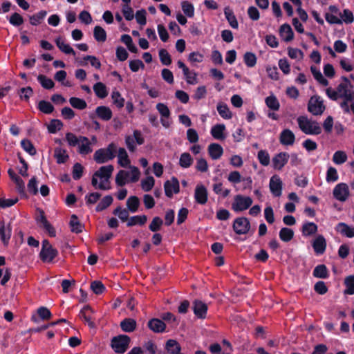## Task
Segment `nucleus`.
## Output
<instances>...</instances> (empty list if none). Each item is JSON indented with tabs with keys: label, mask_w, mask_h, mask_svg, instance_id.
Instances as JSON below:
<instances>
[{
	"label": "nucleus",
	"mask_w": 354,
	"mask_h": 354,
	"mask_svg": "<svg viewBox=\"0 0 354 354\" xmlns=\"http://www.w3.org/2000/svg\"><path fill=\"white\" fill-rule=\"evenodd\" d=\"M327 96L332 100L336 101L339 98H342L343 101L339 104V106L344 113H350L349 102L354 101V91L348 92L345 90L343 84H339L336 90L329 87L326 90Z\"/></svg>",
	"instance_id": "nucleus-1"
},
{
	"label": "nucleus",
	"mask_w": 354,
	"mask_h": 354,
	"mask_svg": "<svg viewBox=\"0 0 354 354\" xmlns=\"http://www.w3.org/2000/svg\"><path fill=\"white\" fill-rule=\"evenodd\" d=\"M297 121L300 130L306 135H319L322 133V128L316 120L301 115L297 118Z\"/></svg>",
	"instance_id": "nucleus-2"
},
{
	"label": "nucleus",
	"mask_w": 354,
	"mask_h": 354,
	"mask_svg": "<svg viewBox=\"0 0 354 354\" xmlns=\"http://www.w3.org/2000/svg\"><path fill=\"white\" fill-rule=\"evenodd\" d=\"M117 153V146L115 143H110L106 148L99 149L93 155L94 160L98 164H102L113 160Z\"/></svg>",
	"instance_id": "nucleus-3"
},
{
	"label": "nucleus",
	"mask_w": 354,
	"mask_h": 354,
	"mask_svg": "<svg viewBox=\"0 0 354 354\" xmlns=\"http://www.w3.org/2000/svg\"><path fill=\"white\" fill-rule=\"evenodd\" d=\"M339 17L340 18L329 12H326L324 15L325 19L329 24L341 25L343 22L348 24L353 23L354 21L353 13L348 9H344L343 13H341Z\"/></svg>",
	"instance_id": "nucleus-4"
},
{
	"label": "nucleus",
	"mask_w": 354,
	"mask_h": 354,
	"mask_svg": "<svg viewBox=\"0 0 354 354\" xmlns=\"http://www.w3.org/2000/svg\"><path fill=\"white\" fill-rule=\"evenodd\" d=\"M131 342V338L127 335H119L113 337L111 341V346L116 353H124Z\"/></svg>",
	"instance_id": "nucleus-5"
},
{
	"label": "nucleus",
	"mask_w": 354,
	"mask_h": 354,
	"mask_svg": "<svg viewBox=\"0 0 354 354\" xmlns=\"http://www.w3.org/2000/svg\"><path fill=\"white\" fill-rule=\"evenodd\" d=\"M41 245V250L39 254L40 259L44 263L53 262L54 259L58 255V250L54 248L47 239L43 240Z\"/></svg>",
	"instance_id": "nucleus-6"
},
{
	"label": "nucleus",
	"mask_w": 354,
	"mask_h": 354,
	"mask_svg": "<svg viewBox=\"0 0 354 354\" xmlns=\"http://www.w3.org/2000/svg\"><path fill=\"white\" fill-rule=\"evenodd\" d=\"M233 230L238 235L246 234L251 228L249 219L246 217L236 218L232 225Z\"/></svg>",
	"instance_id": "nucleus-7"
},
{
	"label": "nucleus",
	"mask_w": 354,
	"mask_h": 354,
	"mask_svg": "<svg viewBox=\"0 0 354 354\" xmlns=\"http://www.w3.org/2000/svg\"><path fill=\"white\" fill-rule=\"evenodd\" d=\"M325 106L323 100L317 95H314L310 97L308 103V111L314 115H322L325 111Z\"/></svg>",
	"instance_id": "nucleus-8"
},
{
	"label": "nucleus",
	"mask_w": 354,
	"mask_h": 354,
	"mask_svg": "<svg viewBox=\"0 0 354 354\" xmlns=\"http://www.w3.org/2000/svg\"><path fill=\"white\" fill-rule=\"evenodd\" d=\"M252 204V199L250 196L236 195L234 197L232 207L234 212H242L248 209Z\"/></svg>",
	"instance_id": "nucleus-9"
},
{
	"label": "nucleus",
	"mask_w": 354,
	"mask_h": 354,
	"mask_svg": "<svg viewBox=\"0 0 354 354\" xmlns=\"http://www.w3.org/2000/svg\"><path fill=\"white\" fill-rule=\"evenodd\" d=\"M39 215L36 217V221L44 230H46L50 237L56 236V231L53 225L47 220L45 213L42 209H38Z\"/></svg>",
	"instance_id": "nucleus-10"
},
{
	"label": "nucleus",
	"mask_w": 354,
	"mask_h": 354,
	"mask_svg": "<svg viewBox=\"0 0 354 354\" xmlns=\"http://www.w3.org/2000/svg\"><path fill=\"white\" fill-rule=\"evenodd\" d=\"M165 195L168 198H171L174 194H178L180 192V185L178 178L173 176L171 180H166L164 183Z\"/></svg>",
	"instance_id": "nucleus-11"
},
{
	"label": "nucleus",
	"mask_w": 354,
	"mask_h": 354,
	"mask_svg": "<svg viewBox=\"0 0 354 354\" xmlns=\"http://www.w3.org/2000/svg\"><path fill=\"white\" fill-rule=\"evenodd\" d=\"M333 194L335 199L344 202L349 196L348 187L346 183H339L334 187Z\"/></svg>",
	"instance_id": "nucleus-12"
},
{
	"label": "nucleus",
	"mask_w": 354,
	"mask_h": 354,
	"mask_svg": "<svg viewBox=\"0 0 354 354\" xmlns=\"http://www.w3.org/2000/svg\"><path fill=\"white\" fill-rule=\"evenodd\" d=\"M290 158L287 152H280L277 153L272 159V167L276 170H281L288 163Z\"/></svg>",
	"instance_id": "nucleus-13"
},
{
	"label": "nucleus",
	"mask_w": 354,
	"mask_h": 354,
	"mask_svg": "<svg viewBox=\"0 0 354 354\" xmlns=\"http://www.w3.org/2000/svg\"><path fill=\"white\" fill-rule=\"evenodd\" d=\"M156 108L161 115L160 122L162 125L165 128H169L170 122L168 119L171 115V112L168 106L165 104L160 102L156 104Z\"/></svg>",
	"instance_id": "nucleus-14"
},
{
	"label": "nucleus",
	"mask_w": 354,
	"mask_h": 354,
	"mask_svg": "<svg viewBox=\"0 0 354 354\" xmlns=\"http://www.w3.org/2000/svg\"><path fill=\"white\" fill-rule=\"evenodd\" d=\"M194 199L200 205H205L208 200V192L207 188L202 184L196 185L194 192Z\"/></svg>",
	"instance_id": "nucleus-15"
},
{
	"label": "nucleus",
	"mask_w": 354,
	"mask_h": 354,
	"mask_svg": "<svg viewBox=\"0 0 354 354\" xmlns=\"http://www.w3.org/2000/svg\"><path fill=\"white\" fill-rule=\"evenodd\" d=\"M282 185V181L279 176L274 175L270 178L269 187L271 193L275 197H279L281 195Z\"/></svg>",
	"instance_id": "nucleus-16"
},
{
	"label": "nucleus",
	"mask_w": 354,
	"mask_h": 354,
	"mask_svg": "<svg viewBox=\"0 0 354 354\" xmlns=\"http://www.w3.org/2000/svg\"><path fill=\"white\" fill-rule=\"evenodd\" d=\"M208 310L207 305L201 300H195L193 303V311L199 319H205Z\"/></svg>",
	"instance_id": "nucleus-17"
},
{
	"label": "nucleus",
	"mask_w": 354,
	"mask_h": 354,
	"mask_svg": "<svg viewBox=\"0 0 354 354\" xmlns=\"http://www.w3.org/2000/svg\"><path fill=\"white\" fill-rule=\"evenodd\" d=\"M279 142L282 145L291 146L295 142V136L290 129H285L280 133Z\"/></svg>",
	"instance_id": "nucleus-18"
},
{
	"label": "nucleus",
	"mask_w": 354,
	"mask_h": 354,
	"mask_svg": "<svg viewBox=\"0 0 354 354\" xmlns=\"http://www.w3.org/2000/svg\"><path fill=\"white\" fill-rule=\"evenodd\" d=\"M148 328L156 333H162L165 331L166 324L165 322L158 318H152L147 323Z\"/></svg>",
	"instance_id": "nucleus-19"
},
{
	"label": "nucleus",
	"mask_w": 354,
	"mask_h": 354,
	"mask_svg": "<svg viewBox=\"0 0 354 354\" xmlns=\"http://www.w3.org/2000/svg\"><path fill=\"white\" fill-rule=\"evenodd\" d=\"M12 227L9 223L6 227L3 220L0 221V239L4 245H8L11 237Z\"/></svg>",
	"instance_id": "nucleus-20"
},
{
	"label": "nucleus",
	"mask_w": 354,
	"mask_h": 354,
	"mask_svg": "<svg viewBox=\"0 0 354 354\" xmlns=\"http://www.w3.org/2000/svg\"><path fill=\"white\" fill-rule=\"evenodd\" d=\"M312 246L317 254H322L326 248V241L323 235H318L313 241Z\"/></svg>",
	"instance_id": "nucleus-21"
},
{
	"label": "nucleus",
	"mask_w": 354,
	"mask_h": 354,
	"mask_svg": "<svg viewBox=\"0 0 354 354\" xmlns=\"http://www.w3.org/2000/svg\"><path fill=\"white\" fill-rule=\"evenodd\" d=\"M208 153L212 160L219 159L223 153V149L222 146L218 143H212L208 146Z\"/></svg>",
	"instance_id": "nucleus-22"
},
{
	"label": "nucleus",
	"mask_w": 354,
	"mask_h": 354,
	"mask_svg": "<svg viewBox=\"0 0 354 354\" xmlns=\"http://www.w3.org/2000/svg\"><path fill=\"white\" fill-rule=\"evenodd\" d=\"M335 230L340 233L342 235L348 237L353 238L354 237V227L349 226L345 223L341 222L339 223L336 227Z\"/></svg>",
	"instance_id": "nucleus-23"
},
{
	"label": "nucleus",
	"mask_w": 354,
	"mask_h": 354,
	"mask_svg": "<svg viewBox=\"0 0 354 354\" xmlns=\"http://www.w3.org/2000/svg\"><path fill=\"white\" fill-rule=\"evenodd\" d=\"M114 167L112 165L102 166L95 172V176L100 178H104V181L109 183V179L111 176Z\"/></svg>",
	"instance_id": "nucleus-24"
},
{
	"label": "nucleus",
	"mask_w": 354,
	"mask_h": 354,
	"mask_svg": "<svg viewBox=\"0 0 354 354\" xmlns=\"http://www.w3.org/2000/svg\"><path fill=\"white\" fill-rule=\"evenodd\" d=\"M95 113L99 118L104 121L111 120L113 116L112 111L106 106H97L95 109Z\"/></svg>",
	"instance_id": "nucleus-25"
},
{
	"label": "nucleus",
	"mask_w": 354,
	"mask_h": 354,
	"mask_svg": "<svg viewBox=\"0 0 354 354\" xmlns=\"http://www.w3.org/2000/svg\"><path fill=\"white\" fill-rule=\"evenodd\" d=\"M225 125L223 124H217L212 127L210 133L212 137L216 140H223L225 138L224 131Z\"/></svg>",
	"instance_id": "nucleus-26"
},
{
	"label": "nucleus",
	"mask_w": 354,
	"mask_h": 354,
	"mask_svg": "<svg viewBox=\"0 0 354 354\" xmlns=\"http://www.w3.org/2000/svg\"><path fill=\"white\" fill-rule=\"evenodd\" d=\"M120 328L122 331L131 333L136 328V321L133 318H125L120 322Z\"/></svg>",
	"instance_id": "nucleus-27"
},
{
	"label": "nucleus",
	"mask_w": 354,
	"mask_h": 354,
	"mask_svg": "<svg viewBox=\"0 0 354 354\" xmlns=\"http://www.w3.org/2000/svg\"><path fill=\"white\" fill-rule=\"evenodd\" d=\"M80 145H79L78 152L82 155H87L92 152L91 142L86 136H80Z\"/></svg>",
	"instance_id": "nucleus-28"
},
{
	"label": "nucleus",
	"mask_w": 354,
	"mask_h": 354,
	"mask_svg": "<svg viewBox=\"0 0 354 354\" xmlns=\"http://www.w3.org/2000/svg\"><path fill=\"white\" fill-rule=\"evenodd\" d=\"M318 227L313 222H306L301 227V232L304 236H310L315 234L317 232Z\"/></svg>",
	"instance_id": "nucleus-29"
},
{
	"label": "nucleus",
	"mask_w": 354,
	"mask_h": 354,
	"mask_svg": "<svg viewBox=\"0 0 354 354\" xmlns=\"http://www.w3.org/2000/svg\"><path fill=\"white\" fill-rule=\"evenodd\" d=\"M279 32L283 40L286 42L290 41L294 38V32L291 26L288 24H284L281 26Z\"/></svg>",
	"instance_id": "nucleus-30"
},
{
	"label": "nucleus",
	"mask_w": 354,
	"mask_h": 354,
	"mask_svg": "<svg viewBox=\"0 0 354 354\" xmlns=\"http://www.w3.org/2000/svg\"><path fill=\"white\" fill-rule=\"evenodd\" d=\"M147 221V216L145 214L136 215L131 216L127 223V227H133L135 225H144Z\"/></svg>",
	"instance_id": "nucleus-31"
},
{
	"label": "nucleus",
	"mask_w": 354,
	"mask_h": 354,
	"mask_svg": "<svg viewBox=\"0 0 354 354\" xmlns=\"http://www.w3.org/2000/svg\"><path fill=\"white\" fill-rule=\"evenodd\" d=\"M224 15L230 26L232 28L237 29L239 28V23L233 10L230 7H225L224 8Z\"/></svg>",
	"instance_id": "nucleus-32"
},
{
	"label": "nucleus",
	"mask_w": 354,
	"mask_h": 354,
	"mask_svg": "<svg viewBox=\"0 0 354 354\" xmlns=\"http://www.w3.org/2000/svg\"><path fill=\"white\" fill-rule=\"evenodd\" d=\"M54 157L56 158L57 164H64L69 158V156L68 155L66 150L59 147L55 149Z\"/></svg>",
	"instance_id": "nucleus-33"
},
{
	"label": "nucleus",
	"mask_w": 354,
	"mask_h": 354,
	"mask_svg": "<svg viewBox=\"0 0 354 354\" xmlns=\"http://www.w3.org/2000/svg\"><path fill=\"white\" fill-rule=\"evenodd\" d=\"M93 91L96 96L100 99L105 98L109 94L106 85L100 82L93 85Z\"/></svg>",
	"instance_id": "nucleus-34"
},
{
	"label": "nucleus",
	"mask_w": 354,
	"mask_h": 354,
	"mask_svg": "<svg viewBox=\"0 0 354 354\" xmlns=\"http://www.w3.org/2000/svg\"><path fill=\"white\" fill-rule=\"evenodd\" d=\"M55 43L58 48L62 52L67 55H75V51L73 50V48L69 44H65L61 37H57L55 39Z\"/></svg>",
	"instance_id": "nucleus-35"
},
{
	"label": "nucleus",
	"mask_w": 354,
	"mask_h": 354,
	"mask_svg": "<svg viewBox=\"0 0 354 354\" xmlns=\"http://www.w3.org/2000/svg\"><path fill=\"white\" fill-rule=\"evenodd\" d=\"M313 274L319 279H327L329 277L328 268L324 264L317 266L313 270Z\"/></svg>",
	"instance_id": "nucleus-36"
},
{
	"label": "nucleus",
	"mask_w": 354,
	"mask_h": 354,
	"mask_svg": "<svg viewBox=\"0 0 354 354\" xmlns=\"http://www.w3.org/2000/svg\"><path fill=\"white\" fill-rule=\"evenodd\" d=\"M216 109L221 118L225 120L231 119L232 117V112L230 111L227 104L224 102H218Z\"/></svg>",
	"instance_id": "nucleus-37"
},
{
	"label": "nucleus",
	"mask_w": 354,
	"mask_h": 354,
	"mask_svg": "<svg viewBox=\"0 0 354 354\" xmlns=\"http://www.w3.org/2000/svg\"><path fill=\"white\" fill-rule=\"evenodd\" d=\"M70 227L71 232L79 234L82 232L84 225H82L75 214H73L70 220Z\"/></svg>",
	"instance_id": "nucleus-38"
},
{
	"label": "nucleus",
	"mask_w": 354,
	"mask_h": 354,
	"mask_svg": "<svg viewBox=\"0 0 354 354\" xmlns=\"http://www.w3.org/2000/svg\"><path fill=\"white\" fill-rule=\"evenodd\" d=\"M140 200L138 196H131L127 201V209L131 213H136L138 212L140 206Z\"/></svg>",
	"instance_id": "nucleus-39"
},
{
	"label": "nucleus",
	"mask_w": 354,
	"mask_h": 354,
	"mask_svg": "<svg viewBox=\"0 0 354 354\" xmlns=\"http://www.w3.org/2000/svg\"><path fill=\"white\" fill-rule=\"evenodd\" d=\"M118 164L122 167H127L130 164V160L124 148L118 149Z\"/></svg>",
	"instance_id": "nucleus-40"
},
{
	"label": "nucleus",
	"mask_w": 354,
	"mask_h": 354,
	"mask_svg": "<svg viewBox=\"0 0 354 354\" xmlns=\"http://www.w3.org/2000/svg\"><path fill=\"white\" fill-rule=\"evenodd\" d=\"M113 198L111 195L105 196L97 204L95 211L102 212L109 207L113 203Z\"/></svg>",
	"instance_id": "nucleus-41"
},
{
	"label": "nucleus",
	"mask_w": 354,
	"mask_h": 354,
	"mask_svg": "<svg viewBox=\"0 0 354 354\" xmlns=\"http://www.w3.org/2000/svg\"><path fill=\"white\" fill-rule=\"evenodd\" d=\"M310 71L314 78L322 85L326 86L328 85V81L322 75L321 71L314 66H310Z\"/></svg>",
	"instance_id": "nucleus-42"
},
{
	"label": "nucleus",
	"mask_w": 354,
	"mask_h": 354,
	"mask_svg": "<svg viewBox=\"0 0 354 354\" xmlns=\"http://www.w3.org/2000/svg\"><path fill=\"white\" fill-rule=\"evenodd\" d=\"M280 239L283 242H289L294 237V231L288 227H282L279 233Z\"/></svg>",
	"instance_id": "nucleus-43"
},
{
	"label": "nucleus",
	"mask_w": 354,
	"mask_h": 354,
	"mask_svg": "<svg viewBox=\"0 0 354 354\" xmlns=\"http://www.w3.org/2000/svg\"><path fill=\"white\" fill-rule=\"evenodd\" d=\"M37 109L45 114H50L54 111V106L53 104L44 100L39 102Z\"/></svg>",
	"instance_id": "nucleus-44"
},
{
	"label": "nucleus",
	"mask_w": 354,
	"mask_h": 354,
	"mask_svg": "<svg viewBox=\"0 0 354 354\" xmlns=\"http://www.w3.org/2000/svg\"><path fill=\"white\" fill-rule=\"evenodd\" d=\"M93 36L98 42H104L106 39V32L103 28L96 26L93 30Z\"/></svg>",
	"instance_id": "nucleus-45"
},
{
	"label": "nucleus",
	"mask_w": 354,
	"mask_h": 354,
	"mask_svg": "<svg viewBox=\"0 0 354 354\" xmlns=\"http://www.w3.org/2000/svg\"><path fill=\"white\" fill-rule=\"evenodd\" d=\"M37 80L40 83L41 86L45 89H51L55 86L54 82L44 75H39L37 76Z\"/></svg>",
	"instance_id": "nucleus-46"
},
{
	"label": "nucleus",
	"mask_w": 354,
	"mask_h": 354,
	"mask_svg": "<svg viewBox=\"0 0 354 354\" xmlns=\"http://www.w3.org/2000/svg\"><path fill=\"white\" fill-rule=\"evenodd\" d=\"M265 102L266 106L272 111H278L279 109V102L273 95L267 97L265 100Z\"/></svg>",
	"instance_id": "nucleus-47"
},
{
	"label": "nucleus",
	"mask_w": 354,
	"mask_h": 354,
	"mask_svg": "<svg viewBox=\"0 0 354 354\" xmlns=\"http://www.w3.org/2000/svg\"><path fill=\"white\" fill-rule=\"evenodd\" d=\"M192 163L193 158L189 153L185 152L180 155L179 165L181 167L188 168L192 165Z\"/></svg>",
	"instance_id": "nucleus-48"
},
{
	"label": "nucleus",
	"mask_w": 354,
	"mask_h": 354,
	"mask_svg": "<svg viewBox=\"0 0 354 354\" xmlns=\"http://www.w3.org/2000/svg\"><path fill=\"white\" fill-rule=\"evenodd\" d=\"M69 102L73 108L79 110H83L87 106V104L84 100L76 97H71L69 99Z\"/></svg>",
	"instance_id": "nucleus-49"
},
{
	"label": "nucleus",
	"mask_w": 354,
	"mask_h": 354,
	"mask_svg": "<svg viewBox=\"0 0 354 354\" xmlns=\"http://www.w3.org/2000/svg\"><path fill=\"white\" fill-rule=\"evenodd\" d=\"M91 311V308L90 306L86 305L84 306L80 312V317L84 319V321L88 324V325L91 328H93L95 326V324L91 321V319L89 316L87 315V312Z\"/></svg>",
	"instance_id": "nucleus-50"
},
{
	"label": "nucleus",
	"mask_w": 354,
	"mask_h": 354,
	"mask_svg": "<svg viewBox=\"0 0 354 354\" xmlns=\"http://www.w3.org/2000/svg\"><path fill=\"white\" fill-rule=\"evenodd\" d=\"M63 127V122L58 119H53L48 125V131L50 133H55Z\"/></svg>",
	"instance_id": "nucleus-51"
},
{
	"label": "nucleus",
	"mask_w": 354,
	"mask_h": 354,
	"mask_svg": "<svg viewBox=\"0 0 354 354\" xmlns=\"http://www.w3.org/2000/svg\"><path fill=\"white\" fill-rule=\"evenodd\" d=\"M47 12L46 10H41L37 14H35L30 17V24L32 26H37L41 23V21L46 16Z\"/></svg>",
	"instance_id": "nucleus-52"
},
{
	"label": "nucleus",
	"mask_w": 354,
	"mask_h": 354,
	"mask_svg": "<svg viewBox=\"0 0 354 354\" xmlns=\"http://www.w3.org/2000/svg\"><path fill=\"white\" fill-rule=\"evenodd\" d=\"M257 57L252 52H246L243 55V61L248 67H254L257 64Z\"/></svg>",
	"instance_id": "nucleus-53"
},
{
	"label": "nucleus",
	"mask_w": 354,
	"mask_h": 354,
	"mask_svg": "<svg viewBox=\"0 0 354 354\" xmlns=\"http://www.w3.org/2000/svg\"><path fill=\"white\" fill-rule=\"evenodd\" d=\"M21 147L22 149L28 153L30 156L36 154L37 151L32 143L28 139H24L21 141Z\"/></svg>",
	"instance_id": "nucleus-54"
},
{
	"label": "nucleus",
	"mask_w": 354,
	"mask_h": 354,
	"mask_svg": "<svg viewBox=\"0 0 354 354\" xmlns=\"http://www.w3.org/2000/svg\"><path fill=\"white\" fill-rule=\"evenodd\" d=\"M257 158L260 164L263 166H268L270 162V158L268 152L266 150H260L257 154Z\"/></svg>",
	"instance_id": "nucleus-55"
},
{
	"label": "nucleus",
	"mask_w": 354,
	"mask_h": 354,
	"mask_svg": "<svg viewBox=\"0 0 354 354\" xmlns=\"http://www.w3.org/2000/svg\"><path fill=\"white\" fill-rule=\"evenodd\" d=\"M344 284L346 287L344 290L346 295H354V275H350L345 279Z\"/></svg>",
	"instance_id": "nucleus-56"
},
{
	"label": "nucleus",
	"mask_w": 354,
	"mask_h": 354,
	"mask_svg": "<svg viewBox=\"0 0 354 354\" xmlns=\"http://www.w3.org/2000/svg\"><path fill=\"white\" fill-rule=\"evenodd\" d=\"M111 98L113 104L118 108L121 109L124 105V99L122 97L120 93L118 91H113Z\"/></svg>",
	"instance_id": "nucleus-57"
},
{
	"label": "nucleus",
	"mask_w": 354,
	"mask_h": 354,
	"mask_svg": "<svg viewBox=\"0 0 354 354\" xmlns=\"http://www.w3.org/2000/svg\"><path fill=\"white\" fill-rule=\"evenodd\" d=\"M129 176V173L124 170H120L115 176V183L118 186L122 187L126 184V179Z\"/></svg>",
	"instance_id": "nucleus-58"
},
{
	"label": "nucleus",
	"mask_w": 354,
	"mask_h": 354,
	"mask_svg": "<svg viewBox=\"0 0 354 354\" xmlns=\"http://www.w3.org/2000/svg\"><path fill=\"white\" fill-rule=\"evenodd\" d=\"M182 10L184 14L188 17H193L194 15V7L189 1H184L181 3Z\"/></svg>",
	"instance_id": "nucleus-59"
},
{
	"label": "nucleus",
	"mask_w": 354,
	"mask_h": 354,
	"mask_svg": "<svg viewBox=\"0 0 354 354\" xmlns=\"http://www.w3.org/2000/svg\"><path fill=\"white\" fill-rule=\"evenodd\" d=\"M347 160L346 153L343 151H337L333 156V161L336 165H342Z\"/></svg>",
	"instance_id": "nucleus-60"
},
{
	"label": "nucleus",
	"mask_w": 354,
	"mask_h": 354,
	"mask_svg": "<svg viewBox=\"0 0 354 354\" xmlns=\"http://www.w3.org/2000/svg\"><path fill=\"white\" fill-rule=\"evenodd\" d=\"M163 224L162 219L159 216H155L151 223L149 225V229L153 232H156L161 229V226Z\"/></svg>",
	"instance_id": "nucleus-61"
},
{
	"label": "nucleus",
	"mask_w": 354,
	"mask_h": 354,
	"mask_svg": "<svg viewBox=\"0 0 354 354\" xmlns=\"http://www.w3.org/2000/svg\"><path fill=\"white\" fill-rule=\"evenodd\" d=\"M155 183V180L153 176H147L146 178L142 179L141 181L142 189L145 192H149L153 188Z\"/></svg>",
	"instance_id": "nucleus-62"
},
{
	"label": "nucleus",
	"mask_w": 354,
	"mask_h": 354,
	"mask_svg": "<svg viewBox=\"0 0 354 354\" xmlns=\"http://www.w3.org/2000/svg\"><path fill=\"white\" fill-rule=\"evenodd\" d=\"M159 57L163 65L169 66L171 64V56L166 49L162 48L159 50Z\"/></svg>",
	"instance_id": "nucleus-63"
},
{
	"label": "nucleus",
	"mask_w": 354,
	"mask_h": 354,
	"mask_svg": "<svg viewBox=\"0 0 354 354\" xmlns=\"http://www.w3.org/2000/svg\"><path fill=\"white\" fill-rule=\"evenodd\" d=\"M91 289L96 295H101L106 290L105 286L100 281H93L91 283Z\"/></svg>",
	"instance_id": "nucleus-64"
}]
</instances>
